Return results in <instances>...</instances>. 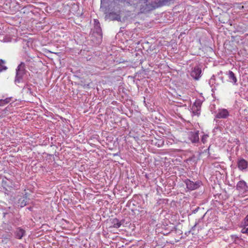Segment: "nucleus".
Masks as SVG:
<instances>
[{"mask_svg":"<svg viewBox=\"0 0 248 248\" xmlns=\"http://www.w3.org/2000/svg\"><path fill=\"white\" fill-rule=\"evenodd\" d=\"M101 3L102 2L111 1H113L115 3L118 2H126L129 5H133L136 9H139L141 13L151 11L156 8L157 6L156 1L148 0H101Z\"/></svg>","mask_w":248,"mask_h":248,"instance_id":"f257e3e1","label":"nucleus"},{"mask_svg":"<svg viewBox=\"0 0 248 248\" xmlns=\"http://www.w3.org/2000/svg\"><path fill=\"white\" fill-rule=\"evenodd\" d=\"M26 72L25 63L21 62L16 69V76L15 79L16 84L19 83L21 81L23 76L26 74Z\"/></svg>","mask_w":248,"mask_h":248,"instance_id":"f03ea898","label":"nucleus"},{"mask_svg":"<svg viewBox=\"0 0 248 248\" xmlns=\"http://www.w3.org/2000/svg\"><path fill=\"white\" fill-rule=\"evenodd\" d=\"M184 182L186 185V188L189 190H195L200 187L202 185V182L199 180L193 182L188 179H186L185 180Z\"/></svg>","mask_w":248,"mask_h":248,"instance_id":"7ed1b4c3","label":"nucleus"},{"mask_svg":"<svg viewBox=\"0 0 248 248\" xmlns=\"http://www.w3.org/2000/svg\"><path fill=\"white\" fill-rule=\"evenodd\" d=\"M236 188L239 192L243 194H245L248 191V186L244 180L240 181L237 183Z\"/></svg>","mask_w":248,"mask_h":248,"instance_id":"20e7f679","label":"nucleus"},{"mask_svg":"<svg viewBox=\"0 0 248 248\" xmlns=\"http://www.w3.org/2000/svg\"><path fill=\"white\" fill-rule=\"evenodd\" d=\"M199 131H190L188 133V138L192 143L199 142Z\"/></svg>","mask_w":248,"mask_h":248,"instance_id":"39448f33","label":"nucleus"},{"mask_svg":"<svg viewBox=\"0 0 248 248\" xmlns=\"http://www.w3.org/2000/svg\"><path fill=\"white\" fill-rule=\"evenodd\" d=\"M202 69L199 66H195L192 69L191 76L195 80H198L201 77Z\"/></svg>","mask_w":248,"mask_h":248,"instance_id":"423d86ee","label":"nucleus"},{"mask_svg":"<svg viewBox=\"0 0 248 248\" xmlns=\"http://www.w3.org/2000/svg\"><path fill=\"white\" fill-rule=\"evenodd\" d=\"M14 237L17 239H21L26 235V231L21 227H16L14 232Z\"/></svg>","mask_w":248,"mask_h":248,"instance_id":"0eeeda50","label":"nucleus"},{"mask_svg":"<svg viewBox=\"0 0 248 248\" xmlns=\"http://www.w3.org/2000/svg\"><path fill=\"white\" fill-rule=\"evenodd\" d=\"M237 167L241 171H246L248 167V162L243 158L238 159L237 163Z\"/></svg>","mask_w":248,"mask_h":248,"instance_id":"6e6552de","label":"nucleus"},{"mask_svg":"<svg viewBox=\"0 0 248 248\" xmlns=\"http://www.w3.org/2000/svg\"><path fill=\"white\" fill-rule=\"evenodd\" d=\"M229 116V112L227 109L225 108L219 109L218 112L215 116L216 118L226 119Z\"/></svg>","mask_w":248,"mask_h":248,"instance_id":"1a4fd4ad","label":"nucleus"},{"mask_svg":"<svg viewBox=\"0 0 248 248\" xmlns=\"http://www.w3.org/2000/svg\"><path fill=\"white\" fill-rule=\"evenodd\" d=\"M108 18L110 20H121V16L119 14L116 12H110L108 15H107Z\"/></svg>","mask_w":248,"mask_h":248,"instance_id":"9d476101","label":"nucleus"},{"mask_svg":"<svg viewBox=\"0 0 248 248\" xmlns=\"http://www.w3.org/2000/svg\"><path fill=\"white\" fill-rule=\"evenodd\" d=\"M110 222L111 223V226H110L109 228H119L122 225L121 221H120L117 218H111L110 219Z\"/></svg>","mask_w":248,"mask_h":248,"instance_id":"9b49d317","label":"nucleus"},{"mask_svg":"<svg viewBox=\"0 0 248 248\" xmlns=\"http://www.w3.org/2000/svg\"><path fill=\"white\" fill-rule=\"evenodd\" d=\"M227 75L228 76V78L230 82H232L234 85H237V80L235 74L233 72L230 70L228 72Z\"/></svg>","mask_w":248,"mask_h":248,"instance_id":"f8f14e48","label":"nucleus"},{"mask_svg":"<svg viewBox=\"0 0 248 248\" xmlns=\"http://www.w3.org/2000/svg\"><path fill=\"white\" fill-rule=\"evenodd\" d=\"M96 34L99 37H102V30L100 25L98 24H96L94 26V28L93 31V35H95Z\"/></svg>","mask_w":248,"mask_h":248,"instance_id":"ddd939ff","label":"nucleus"},{"mask_svg":"<svg viewBox=\"0 0 248 248\" xmlns=\"http://www.w3.org/2000/svg\"><path fill=\"white\" fill-rule=\"evenodd\" d=\"M174 0H159L157 2H156L157 5L156 8L168 5Z\"/></svg>","mask_w":248,"mask_h":248,"instance_id":"4468645a","label":"nucleus"},{"mask_svg":"<svg viewBox=\"0 0 248 248\" xmlns=\"http://www.w3.org/2000/svg\"><path fill=\"white\" fill-rule=\"evenodd\" d=\"M23 90L26 92L27 93L30 94V95H31L32 96H35V94L34 93H33V92L32 91V89L31 88V87L28 85H26L24 88H23Z\"/></svg>","mask_w":248,"mask_h":248,"instance_id":"2eb2a0df","label":"nucleus"},{"mask_svg":"<svg viewBox=\"0 0 248 248\" xmlns=\"http://www.w3.org/2000/svg\"><path fill=\"white\" fill-rule=\"evenodd\" d=\"M202 104V103L200 100H197L193 104L192 108L195 109L197 110H201Z\"/></svg>","mask_w":248,"mask_h":248,"instance_id":"dca6fc26","label":"nucleus"},{"mask_svg":"<svg viewBox=\"0 0 248 248\" xmlns=\"http://www.w3.org/2000/svg\"><path fill=\"white\" fill-rule=\"evenodd\" d=\"M5 64L6 62L4 60L0 59V72L6 71L8 69Z\"/></svg>","mask_w":248,"mask_h":248,"instance_id":"f3484780","label":"nucleus"},{"mask_svg":"<svg viewBox=\"0 0 248 248\" xmlns=\"http://www.w3.org/2000/svg\"><path fill=\"white\" fill-rule=\"evenodd\" d=\"M11 98V97H7L4 99H0V106H3L9 103Z\"/></svg>","mask_w":248,"mask_h":248,"instance_id":"a211bd4d","label":"nucleus"},{"mask_svg":"<svg viewBox=\"0 0 248 248\" xmlns=\"http://www.w3.org/2000/svg\"><path fill=\"white\" fill-rule=\"evenodd\" d=\"M18 206L23 207L27 205V201L25 199H20L18 200Z\"/></svg>","mask_w":248,"mask_h":248,"instance_id":"6ab92c4d","label":"nucleus"},{"mask_svg":"<svg viewBox=\"0 0 248 248\" xmlns=\"http://www.w3.org/2000/svg\"><path fill=\"white\" fill-rule=\"evenodd\" d=\"M208 137H209L208 135H207V134H204L202 136V139H201L202 142L203 144L206 143L207 142V139H208Z\"/></svg>","mask_w":248,"mask_h":248,"instance_id":"aec40b11","label":"nucleus"},{"mask_svg":"<svg viewBox=\"0 0 248 248\" xmlns=\"http://www.w3.org/2000/svg\"><path fill=\"white\" fill-rule=\"evenodd\" d=\"M244 225L248 226V214L244 218L243 222Z\"/></svg>","mask_w":248,"mask_h":248,"instance_id":"412c9836","label":"nucleus"},{"mask_svg":"<svg viewBox=\"0 0 248 248\" xmlns=\"http://www.w3.org/2000/svg\"><path fill=\"white\" fill-rule=\"evenodd\" d=\"M192 113L194 115H197L198 116H199L200 115V110H197L196 109L192 108Z\"/></svg>","mask_w":248,"mask_h":248,"instance_id":"4be33fe9","label":"nucleus"},{"mask_svg":"<svg viewBox=\"0 0 248 248\" xmlns=\"http://www.w3.org/2000/svg\"><path fill=\"white\" fill-rule=\"evenodd\" d=\"M231 237L232 240H234L233 242L236 243V239H238V237L237 236H236V235H231Z\"/></svg>","mask_w":248,"mask_h":248,"instance_id":"5701e85b","label":"nucleus"},{"mask_svg":"<svg viewBox=\"0 0 248 248\" xmlns=\"http://www.w3.org/2000/svg\"><path fill=\"white\" fill-rule=\"evenodd\" d=\"M248 232L247 228H243L241 230V232L243 233H247Z\"/></svg>","mask_w":248,"mask_h":248,"instance_id":"b1692460","label":"nucleus"},{"mask_svg":"<svg viewBox=\"0 0 248 248\" xmlns=\"http://www.w3.org/2000/svg\"><path fill=\"white\" fill-rule=\"evenodd\" d=\"M197 224H198V223H196L195 224V225H194V226L192 228L191 230H194V229H195V228L196 226L197 225Z\"/></svg>","mask_w":248,"mask_h":248,"instance_id":"393cba45","label":"nucleus"},{"mask_svg":"<svg viewBox=\"0 0 248 248\" xmlns=\"http://www.w3.org/2000/svg\"><path fill=\"white\" fill-rule=\"evenodd\" d=\"M212 80H215V76H214V75L211 77V78L210 79L211 81Z\"/></svg>","mask_w":248,"mask_h":248,"instance_id":"a878e982","label":"nucleus"},{"mask_svg":"<svg viewBox=\"0 0 248 248\" xmlns=\"http://www.w3.org/2000/svg\"><path fill=\"white\" fill-rule=\"evenodd\" d=\"M210 146H209L208 148L207 149H206V151H208V154L209 155L210 153H209V149H210Z\"/></svg>","mask_w":248,"mask_h":248,"instance_id":"bb28decb","label":"nucleus"},{"mask_svg":"<svg viewBox=\"0 0 248 248\" xmlns=\"http://www.w3.org/2000/svg\"><path fill=\"white\" fill-rule=\"evenodd\" d=\"M94 22H95V23H96V24L98 23V25H99V23L98 20H94Z\"/></svg>","mask_w":248,"mask_h":248,"instance_id":"cd10ccee","label":"nucleus"},{"mask_svg":"<svg viewBox=\"0 0 248 248\" xmlns=\"http://www.w3.org/2000/svg\"><path fill=\"white\" fill-rule=\"evenodd\" d=\"M247 230H248V232H247V234H248V228H247Z\"/></svg>","mask_w":248,"mask_h":248,"instance_id":"c85d7f7f","label":"nucleus"}]
</instances>
